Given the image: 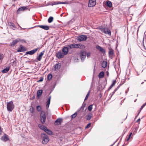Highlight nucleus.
<instances>
[{"mask_svg":"<svg viewBox=\"0 0 146 146\" xmlns=\"http://www.w3.org/2000/svg\"><path fill=\"white\" fill-rule=\"evenodd\" d=\"M92 114L91 113H89L86 116V119L87 120H90L92 117Z\"/></svg>","mask_w":146,"mask_h":146,"instance_id":"31","label":"nucleus"},{"mask_svg":"<svg viewBox=\"0 0 146 146\" xmlns=\"http://www.w3.org/2000/svg\"><path fill=\"white\" fill-rule=\"evenodd\" d=\"M96 48L100 51L102 53H104L105 52V51L104 49L100 46H96Z\"/></svg>","mask_w":146,"mask_h":146,"instance_id":"19","label":"nucleus"},{"mask_svg":"<svg viewBox=\"0 0 146 146\" xmlns=\"http://www.w3.org/2000/svg\"><path fill=\"white\" fill-rule=\"evenodd\" d=\"M45 52L44 50L42 52H41L40 54H39L38 56H37L36 58V59L38 61H40L41 60L42 58V56L44 54V53Z\"/></svg>","mask_w":146,"mask_h":146,"instance_id":"12","label":"nucleus"},{"mask_svg":"<svg viewBox=\"0 0 146 146\" xmlns=\"http://www.w3.org/2000/svg\"><path fill=\"white\" fill-rule=\"evenodd\" d=\"M144 81H146V80H144Z\"/></svg>","mask_w":146,"mask_h":146,"instance_id":"60","label":"nucleus"},{"mask_svg":"<svg viewBox=\"0 0 146 146\" xmlns=\"http://www.w3.org/2000/svg\"><path fill=\"white\" fill-rule=\"evenodd\" d=\"M36 27H39L46 30H48L49 29V26L47 25H38L35 26L34 27L30 28V29H33Z\"/></svg>","mask_w":146,"mask_h":146,"instance_id":"5","label":"nucleus"},{"mask_svg":"<svg viewBox=\"0 0 146 146\" xmlns=\"http://www.w3.org/2000/svg\"><path fill=\"white\" fill-rule=\"evenodd\" d=\"M107 63L106 61H104L102 63V68H105L107 66Z\"/></svg>","mask_w":146,"mask_h":146,"instance_id":"29","label":"nucleus"},{"mask_svg":"<svg viewBox=\"0 0 146 146\" xmlns=\"http://www.w3.org/2000/svg\"><path fill=\"white\" fill-rule=\"evenodd\" d=\"M53 18L52 17H50L48 19V22L49 23H51L53 20Z\"/></svg>","mask_w":146,"mask_h":146,"instance_id":"34","label":"nucleus"},{"mask_svg":"<svg viewBox=\"0 0 146 146\" xmlns=\"http://www.w3.org/2000/svg\"><path fill=\"white\" fill-rule=\"evenodd\" d=\"M146 105V102L144 104H143L141 107L140 108V110H141L144 106Z\"/></svg>","mask_w":146,"mask_h":146,"instance_id":"48","label":"nucleus"},{"mask_svg":"<svg viewBox=\"0 0 146 146\" xmlns=\"http://www.w3.org/2000/svg\"><path fill=\"white\" fill-rule=\"evenodd\" d=\"M116 83V81L115 80H113L112 82V83L111 84V85L113 86L115 85V83Z\"/></svg>","mask_w":146,"mask_h":146,"instance_id":"43","label":"nucleus"},{"mask_svg":"<svg viewBox=\"0 0 146 146\" xmlns=\"http://www.w3.org/2000/svg\"><path fill=\"white\" fill-rule=\"evenodd\" d=\"M20 48L17 51L18 52H23L26 50V48L23 47L22 45L20 46Z\"/></svg>","mask_w":146,"mask_h":146,"instance_id":"16","label":"nucleus"},{"mask_svg":"<svg viewBox=\"0 0 146 146\" xmlns=\"http://www.w3.org/2000/svg\"><path fill=\"white\" fill-rule=\"evenodd\" d=\"M96 4V0H89L88 4V6L92 7L94 6Z\"/></svg>","mask_w":146,"mask_h":146,"instance_id":"8","label":"nucleus"},{"mask_svg":"<svg viewBox=\"0 0 146 146\" xmlns=\"http://www.w3.org/2000/svg\"><path fill=\"white\" fill-rule=\"evenodd\" d=\"M42 139V143L43 144H46L49 141V138L48 136L44 133H42L41 135Z\"/></svg>","mask_w":146,"mask_h":146,"instance_id":"1","label":"nucleus"},{"mask_svg":"<svg viewBox=\"0 0 146 146\" xmlns=\"http://www.w3.org/2000/svg\"><path fill=\"white\" fill-rule=\"evenodd\" d=\"M1 55H0V60L1 59Z\"/></svg>","mask_w":146,"mask_h":146,"instance_id":"59","label":"nucleus"},{"mask_svg":"<svg viewBox=\"0 0 146 146\" xmlns=\"http://www.w3.org/2000/svg\"><path fill=\"white\" fill-rule=\"evenodd\" d=\"M85 105H82V106H81V108H80V109H82V110H84V107H85Z\"/></svg>","mask_w":146,"mask_h":146,"instance_id":"49","label":"nucleus"},{"mask_svg":"<svg viewBox=\"0 0 146 146\" xmlns=\"http://www.w3.org/2000/svg\"><path fill=\"white\" fill-rule=\"evenodd\" d=\"M43 78L42 77L40 78V79L38 81V82H39L43 81Z\"/></svg>","mask_w":146,"mask_h":146,"instance_id":"47","label":"nucleus"},{"mask_svg":"<svg viewBox=\"0 0 146 146\" xmlns=\"http://www.w3.org/2000/svg\"><path fill=\"white\" fill-rule=\"evenodd\" d=\"M139 113H138V114H139Z\"/></svg>","mask_w":146,"mask_h":146,"instance_id":"62","label":"nucleus"},{"mask_svg":"<svg viewBox=\"0 0 146 146\" xmlns=\"http://www.w3.org/2000/svg\"><path fill=\"white\" fill-rule=\"evenodd\" d=\"M115 142H114L112 144H111L110 146H113V145L115 143Z\"/></svg>","mask_w":146,"mask_h":146,"instance_id":"55","label":"nucleus"},{"mask_svg":"<svg viewBox=\"0 0 146 146\" xmlns=\"http://www.w3.org/2000/svg\"><path fill=\"white\" fill-rule=\"evenodd\" d=\"M132 133H130L128 138L126 139L127 141H128V140H129V139L130 138V137H131V135H132Z\"/></svg>","mask_w":146,"mask_h":146,"instance_id":"44","label":"nucleus"},{"mask_svg":"<svg viewBox=\"0 0 146 146\" xmlns=\"http://www.w3.org/2000/svg\"><path fill=\"white\" fill-rule=\"evenodd\" d=\"M74 44V48H79L83 49L85 48V46L81 44Z\"/></svg>","mask_w":146,"mask_h":146,"instance_id":"9","label":"nucleus"},{"mask_svg":"<svg viewBox=\"0 0 146 146\" xmlns=\"http://www.w3.org/2000/svg\"><path fill=\"white\" fill-rule=\"evenodd\" d=\"M7 106V109L9 111L11 112L14 108V105L12 101L8 103Z\"/></svg>","mask_w":146,"mask_h":146,"instance_id":"2","label":"nucleus"},{"mask_svg":"<svg viewBox=\"0 0 146 146\" xmlns=\"http://www.w3.org/2000/svg\"><path fill=\"white\" fill-rule=\"evenodd\" d=\"M106 5L108 7L110 8L112 6L111 2L110 1H107L106 3Z\"/></svg>","mask_w":146,"mask_h":146,"instance_id":"28","label":"nucleus"},{"mask_svg":"<svg viewBox=\"0 0 146 146\" xmlns=\"http://www.w3.org/2000/svg\"><path fill=\"white\" fill-rule=\"evenodd\" d=\"M52 78V75L51 74H49L48 75L47 79L49 80H50Z\"/></svg>","mask_w":146,"mask_h":146,"instance_id":"33","label":"nucleus"},{"mask_svg":"<svg viewBox=\"0 0 146 146\" xmlns=\"http://www.w3.org/2000/svg\"><path fill=\"white\" fill-rule=\"evenodd\" d=\"M62 119L60 118H58L55 121L54 124L56 125H59L61 123Z\"/></svg>","mask_w":146,"mask_h":146,"instance_id":"15","label":"nucleus"},{"mask_svg":"<svg viewBox=\"0 0 146 146\" xmlns=\"http://www.w3.org/2000/svg\"><path fill=\"white\" fill-rule=\"evenodd\" d=\"M93 106V105H90L88 107V110L89 111H91L92 109V106Z\"/></svg>","mask_w":146,"mask_h":146,"instance_id":"35","label":"nucleus"},{"mask_svg":"<svg viewBox=\"0 0 146 146\" xmlns=\"http://www.w3.org/2000/svg\"><path fill=\"white\" fill-rule=\"evenodd\" d=\"M101 31L106 34H108L110 36L111 35V32L108 28H101Z\"/></svg>","mask_w":146,"mask_h":146,"instance_id":"3","label":"nucleus"},{"mask_svg":"<svg viewBox=\"0 0 146 146\" xmlns=\"http://www.w3.org/2000/svg\"><path fill=\"white\" fill-rule=\"evenodd\" d=\"M90 92V91L87 94L85 98V99H84V100H86L88 98V97L89 94V93Z\"/></svg>","mask_w":146,"mask_h":146,"instance_id":"45","label":"nucleus"},{"mask_svg":"<svg viewBox=\"0 0 146 146\" xmlns=\"http://www.w3.org/2000/svg\"><path fill=\"white\" fill-rule=\"evenodd\" d=\"M128 90H129V88L127 90H126V91H125V93H126V94H127V93L128 92Z\"/></svg>","mask_w":146,"mask_h":146,"instance_id":"54","label":"nucleus"},{"mask_svg":"<svg viewBox=\"0 0 146 146\" xmlns=\"http://www.w3.org/2000/svg\"><path fill=\"white\" fill-rule=\"evenodd\" d=\"M68 48L67 47H65L63 48L62 51L64 55L67 54L68 52Z\"/></svg>","mask_w":146,"mask_h":146,"instance_id":"17","label":"nucleus"},{"mask_svg":"<svg viewBox=\"0 0 146 146\" xmlns=\"http://www.w3.org/2000/svg\"><path fill=\"white\" fill-rule=\"evenodd\" d=\"M122 146H124V145H122Z\"/></svg>","mask_w":146,"mask_h":146,"instance_id":"61","label":"nucleus"},{"mask_svg":"<svg viewBox=\"0 0 146 146\" xmlns=\"http://www.w3.org/2000/svg\"><path fill=\"white\" fill-rule=\"evenodd\" d=\"M51 98V96H49V97L47 101L46 102V107L47 108H48V107H49V105H50V103Z\"/></svg>","mask_w":146,"mask_h":146,"instance_id":"21","label":"nucleus"},{"mask_svg":"<svg viewBox=\"0 0 146 146\" xmlns=\"http://www.w3.org/2000/svg\"><path fill=\"white\" fill-rule=\"evenodd\" d=\"M104 73L103 72H101L98 75V76L100 78H102L104 77Z\"/></svg>","mask_w":146,"mask_h":146,"instance_id":"30","label":"nucleus"},{"mask_svg":"<svg viewBox=\"0 0 146 146\" xmlns=\"http://www.w3.org/2000/svg\"><path fill=\"white\" fill-rule=\"evenodd\" d=\"M8 25L10 26L11 28L14 30H15L16 28L14 24L11 22L9 23H8Z\"/></svg>","mask_w":146,"mask_h":146,"instance_id":"20","label":"nucleus"},{"mask_svg":"<svg viewBox=\"0 0 146 146\" xmlns=\"http://www.w3.org/2000/svg\"><path fill=\"white\" fill-rule=\"evenodd\" d=\"M54 3L53 5H58L60 4H69L70 3L67 1H66L65 2H60L59 1H56L54 2Z\"/></svg>","mask_w":146,"mask_h":146,"instance_id":"13","label":"nucleus"},{"mask_svg":"<svg viewBox=\"0 0 146 146\" xmlns=\"http://www.w3.org/2000/svg\"><path fill=\"white\" fill-rule=\"evenodd\" d=\"M36 109L38 111H40L42 110V108L39 106H36Z\"/></svg>","mask_w":146,"mask_h":146,"instance_id":"36","label":"nucleus"},{"mask_svg":"<svg viewBox=\"0 0 146 146\" xmlns=\"http://www.w3.org/2000/svg\"><path fill=\"white\" fill-rule=\"evenodd\" d=\"M18 40L19 41V42H20L22 43H26V42L25 40L23 39H18Z\"/></svg>","mask_w":146,"mask_h":146,"instance_id":"39","label":"nucleus"},{"mask_svg":"<svg viewBox=\"0 0 146 146\" xmlns=\"http://www.w3.org/2000/svg\"><path fill=\"white\" fill-rule=\"evenodd\" d=\"M144 83V82H142L141 83V84H143Z\"/></svg>","mask_w":146,"mask_h":146,"instance_id":"58","label":"nucleus"},{"mask_svg":"<svg viewBox=\"0 0 146 146\" xmlns=\"http://www.w3.org/2000/svg\"><path fill=\"white\" fill-rule=\"evenodd\" d=\"M46 116L44 112H42L40 115V121L42 123H45L46 120Z\"/></svg>","mask_w":146,"mask_h":146,"instance_id":"6","label":"nucleus"},{"mask_svg":"<svg viewBox=\"0 0 146 146\" xmlns=\"http://www.w3.org/2000/svg\"><path fill=\"white\" fill-rule=\"evenodd\" d=\"M68 47L70 49H72L74 48V44H71L68 45Z\"/></svg>","mask_w":146,"mask_h":146,"instance_id":"40","label":"nucleus"},{"mask_svg":"<svg viewBox=\"0 0 146 146\" xmlns=\"http://www.w3.org/2000/svg\"><path fill=\"white\" fill-rule=\"evenodd\" d=\"M64 55L62 53L61 51H59L56 53V56L57 58L59 59L63 58Z\"/></svg>","mask_w":146,"mask_h":146,"instance_id":"11","label":"nucleus"},{"mask_svg":"<svg viewBox=\"0 0 146 146\" xmlns=\"http://www.w3.org/2000/svg\"><path fill=\"white\" fill-rule=\"evenodd\" d=\"M114 54L113 50L111 48H109V56H112Z\"/></svg>","mask_w":146,"mask_h":146,"instance_id":"22","label":"nucleus"},{"mask_svg":"<svg viewBox=\"0 0 146 146\" xmlns=\"http://www.w3.org/2000/svg\"><path fill=\"white\" fill-rule=\"evenodd\" d=\"M77 114V112H76L74 114L72 115H71V117L72 119H73V118H75Z\"/></svg>","mask_w":146,"mask_h":146,"instance_id":"38","label":"nucleus"},{"mask_svg":"<svg viewBox=\"0 0 146 146\" xmlns=\"http://www.w3.org/2000/svg\"><path fill=\"white\" fill-rule=\"evenodd\" d=\"M115 90L113 92L111 93L110 95V98H109V99H110L111 98L112 96L115 93Z\"/></svg>","mask_w":146,"mask_h":146,"instance_id":"41","label":"nucleus"},{"mask_svg":"<svg viewBox=\"0 0 146 146\" xmlns=\"http://www.w3.org/2000/svg\"><path fill=\"white\" fill-rule=\"evenodd\" d=\"M113 86H112V85H111V86H110V87H111V88Z\"/></svg>","mask_w":146,"mask_h":146,"instance_id":"56","label":"nucleus"},{"mask_svg":"<svg viewBox=\"0 0 146 146\" xmlns=\"http://www.w3.org/2000/svg\"><path fill=\"white\" fill-rule=\"evenodd\" d=\"M61 64L60 63L56 64L55 66V69L56 70L59 69L61 67Z\"/></svg>","mask_w":146,"mask_h":146,"instance_id":"26","label":"nucleus"},{"mask_svg":"<svg viewBox=\"0 0 146 146\" xmlns=\"http://www.w3.org/2000/svg\"><path fill=\"white\" fill-rule=\"evenodd\" d=\"M86 55L87 57H89L90 55V52H88L87 54L86 53Z\"/></svg>","mask_w":146,"mask_h":146,"instance_id":"50","label":"nucleus"},{"mask_svg":"<svg viewBox=\"0 0 146 146\" xmlns=\"http://www.w3.org/2000/svg\"><path fill=\"white\" fill-rule=\"evenodd\" d=\"M19 42V41H18V39L13 40V41L10 43V45L11 46H13Z\"/></svg>","mask_w":146,"mask_h":146,"instance_id":"23","label":"nucleus"},{"mask_svg":"<svg viewBox=\"0 0 146 146\" xmlns=\"http://www.w3.org/2000/svg\"><path fill=\"white\" fill-rule=\"evenodd\" d=\"M35 111L34 108L33 107H31L30 109L29 110V111L31 113H33Z\"/></svg>","mask_w":146,"mask_h":146,"instance_id":"37","label":"nucleus"},{"mask_svg":"<svg viewBox=\"0 0 146 146\" xmlns=\"http://www.w3.org/2000/svg\"><path fill=\"white\" fill-rule=\"evenodd\" d=\"M28 8L26 7L25 6L21 7L19 8L17 11V14H19L20 13V11H23L26 9H27Z\"/></svg>","mask_w":146,"mask_h":146,"instance_id":"14","label":"nucleus"},{"mask_svg":"<svg viewBox=\"0 0 146 146\" xmlns=\"http://www.w3.org/2000/svg\"><path fill=\"white\" fill-rule=\"evenodd\" d=\"M42 90H39L38 91L37 93V98H39L42 93Z\"/></svg>","mask_w":146,"mask_h":146,"instance_id":"24","label":"nucleus"},{"mask_svg":"<svg viewBox=\"0 0 146 146\" xmlns=\"http://www.w3.org/2000/svg\"><path fill=\"white\" fill-rule=\"evenodd\" d=\"M87 39V36L86 35H82L78 37V41L81 42L83 41H85Z\"/></svg>","mask_w":146,"mask_h":146,"instance_id":"4","label":"nucleus"},{"mask_svg":"<svg viewBox=\"0 0 146 146\" xmlns=\"http://www.w3.org/2000/svg\"><path fill=\"white\" fill-rule=\"evenodd\" d=\"M111 88L110 87L109 88H108V91H109L110 90Z\"/></svg>","mask_w":146,"mask_h":146,"instance_id":"53","label":"nucleus"},{"mask_svg":"<svg viewBox=\"0 0 146 146\" xmlns=\"http://www.w3.org/2000/svg\"><path fill=\"white\" fill-rule=\"evenodd\" d=\"M121 84H120L117 87L115 88V91L116 92L118 90V89L119 88V87H120L121 85Z\"/></svg>","mask_w":146,"mask_h":146,"instance_id":"42","label":"nucleus"},{"mask_svg":"<svg viewBox=\"0 0 146 146\" xmlns=\"http://www.w3.org/2000/svg\"><path fill=\"white\" fill-rule=\"evenodd\" d=\"M1 139L4 141H6L8 140L9 139L7 137V135L5 134L1 138Z\"/></svg>","mask_w":146,"mask_h":146,"instance_id":"18","label":"nucleus"},{"mask_svg":"<svg viewBox=\"0 0 146 146\" xmlns=\"http://www.w3.org/2000/svg\"><path fill=\"white\" fill-rule=\"evenodd\" d=\"M140 121V118H139L136 121V122L138 123Z\"/></svg>","mask_w":146,"mask_h":146,"instance_id":"51","label":"nucleus"},{"mask_svg":"<svg viewBox=\"0 0 146 146\" xmlns=\"http://www.w3.org/2000/svg\"><path fill=\"white\" fill-rule=\"evenodd\" d=\"M10 67H7L6 68L2 70L1 72L3 73H5L7 72L9 70Z\"/></svg>","mask_w":146,"mask_h":146,"instance_id":"27","label":"nucleus"},{"mask_svg":"<svg viewBox=\"0 0 146 146\" xmlns=\"http://www.w3.org/2000/svg\"><path fill=\"white\" fill-rule=\"evenodd\" d=\"M38 126L41 129L43 130L44 131L47 128L46 127L40 124L38 125Z\"/></svg>","mask_w":146,"mask_h":146,"instance_id":"32","label":"nucleus"},{"mask_svg":"<svg viewBox=\"0 0 146 146\" xmlns=\"http://www.w3.org/2000/svg\"><path fill=\"white\" fill-rule=\"evenodd\" d=\"M44 131L48 135H52V131L51 130L48 129L47 128H46Z\"/></svg>","mask_w":146,"mask_h":146,"instance_id":"25","label":"nucleus"},{"mask_svg":"<svg viewBox=\"0 0 146 146\" xmlns=\"http://www.w3.org/2000/svg\"><path fill=\"white\" fill-rule=\"evenodd\" d=\"M39 48H35L31 51H27L26 52V54H28L33 55L36 52Z\"/></svg>","mask_w":146,"mask_h":146,"instance_id":"10","label":"nucleus"},{"mask_svg":"<svg viewBox=\"0 0 146 146\" xmlns=\"http://www.w3.org/2000/svg\"><path fill=\"white\" fill-rule=\"evenodd\" d=\"M86 55V51H82L80 52V56L82 60H84L85 58Z\"/></svg>","mask_w":146,"mask_h":146,"instance_id":"7","label":"nucleus"},{"mask_svg":"<svg viewBox=\"0 0 146 146\" xmlns=\"http://www.w3.org/2000/svg\"><path fill=\"white\" fill-rule=\"evenodd\" d=\"M17 25H18V26L20 28H21V27L20 26V25H19L17 23Z\"/></svg>","mask_w":146,"mask_h":146,"instance_id":"57","label":"nucleus"},{"mask_svg":"<svg viewBox=\"0 0 146 146\" xmlns=\"http://www.w3.org/2000/svg\"><path fill=\"white\" fill-rule=\"evenodd\" d=\"M106 74L108 76L109 75V73L108 72H106Z\"/></svg>","mask_w":146,"mask_h":146,"instance_id":"52","label":"nucleus"},{"mask_svg":"<svg viewBox=\"0 0 146 146\" xmlns=\"http://www.w3.org/2000/svg\"><path fill=\"white\" fill-rule=\"evenodd\" d=\"M91 125V123H89L87 125L86 127V128H89Z\"/></svg>","mask_w":146,"mask_h":146,"instance_id":"46","label":"nucleus"}]
</instances>
